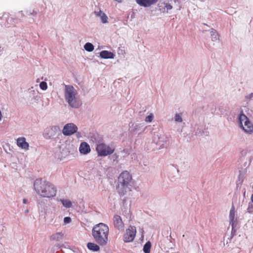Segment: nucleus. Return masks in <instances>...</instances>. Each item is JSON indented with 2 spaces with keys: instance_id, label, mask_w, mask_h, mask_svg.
Segmentation results:
<instances>
[{
  "instance_id": "5701e85b",
  "label": "nucleus",
  "mask_w": 253,
  "mask_h": 253,
  "mask_svg": "<svg viewBox=\"0 0 253 253\" xmlns=\"http://www.w3.org/2000/svg\"><path fill=\"white\" fill-rule=\"evenodd\" d=\"M153 118V114H151L146 117V118L145 119V121L146 122L150 123L152 121Z\"/></svg>"
},
{
  "instance_id": "dca6fc26",
  "label": "nucleus",
  "mask_w": 253,
  "mask_h": 253,
  "mask_svg": "<svg viewBox=\"0 0 253 253\" xmlns=\"http://www.w3.org/2000/svg\"><path fill=\"white\" fill-rule=\"evenodd\" d=\"M95 14L97 16H99L101 18V21L103 23H106L108 22V17L101 10H99L98 12H95Z\"/></svg>"
},
{
  "instance_id": "2eb2a0df",
  "label": "nucleus",
  "mask_w": 253,
  "mask_h": 253,
  "mask_svg": "<svg viewBox=\"0 0 253 253\" xmlns=\"http://www.w3.org/2000/svg\"><path fill=\"white\" fill-rule=\"evenodd\" d=\"M100 56L101 58L104 59H113L114 58L115 55L113 53L107 50H103L100 52Z\"/></svg>"
},
{
  "instance_id": "a878e982",
  "label": "nucleus",
  "mask_w": 253,
  "mask_h": 253,
  "mask_svg": "<svg viewBox=\"0 0 253 253\" xmlns=\"http://www.w3.org/2000/svg\"><path fill=\"white\" fill-rule=\"evenodd\" d=\"M211 36L212 37V39H215V40H216V37H217V34L214 31H211Z\"/></svg>"
},
{
  "instance_id": "f03ea898",
  "label": "nucleus",
  "mask_w": 253,
  "mask_h": 253,
  "mask_svg": "<svg viewBox=\"0 0 253 253\" xmlns=\"http://www.w3.org/2000/svg\"><path fill=\"white\" fill-rule=\"evenodd\" d=\"M34 188L38 195L44 198L53 197L56 194V189L53 184L41 179L36 180Z\"/></svg>"
},
{
  "instance_id": "0eeeda50",
  "label": "nucleus",
  "mask_w": 253,
  "mask_h": 253,
  "mask_svg": "<svg viewBox=\"0 0 253 253\" xmlns=\"http://www.w3.org/2000/svg\"><path fill=\"white\" fill-rule=\"evenodd\" d=\"M136 227L133 226H129L126 229V232L124 235V241L126 243L130 242L134 240L136 235Z\"/></svg>"
},
{
  "instance_id": "c85d7f7f",
  "label": "nucleus",
  "mask_w": 253,
  "mask_h": 253,
  "mask_svg": "<svg viewBox=\"0 0 253 253\" xmlns=\"http://www.w3.org/2000/svg\"><path fill=\"white\" fill-rule=\"evenodd\" d=\"M251 200L253 202V194L251 196Z\"/></svg>"
},
{
  "instance_id": "a211bd4d",
  "label": "nucleus",
  "mask_w": 253,
  "mask_h": 253,
  "mask_svg": "<svg viewBox=\"0 0 253 253\" xmlns=\"http://www.w3.org/2000/svg\"><path fill=\"white\" fill-rule=\"evenodd\" d=\"M99 245H97V244L93 243H88L87 244V247L88 249L90 250L97 252L100 249V247L99 246Z\"/></svg>"
},
{
  "instance_id": "f257e3e1",
  "label": "nucleus",
  "mask_w": 253,
  "mask_h": 253,
  "mask_svg": "<svg viewBox=\"0 0 253 253\" xmlns=\"http://www.w3.org/2000/svg\"><path fill=\"white\" fill-rule=\"evenodd\" d=\"M109 227L103 223L94 225L92 229V235L94 241L100 246H106L109 241Z\"/></svg>"
},
{
  "instance_id": "b1692460",
  "label": "nucleus",
  "mask_w": 253,
  "mask_h": 253,
  "mask_svg": "<svg viewBox=\"0 0 253 253\" xmlns=\"http://www.w3.org/2000/svg\"><path fill=\"white\" fill-rule=\"evenodd\" d=\"M175 120L176 122H181L182 121V119L179 114H176L175 116Z\"/></svg>"
},
{
  "instance_id": "412c9836",
  "label": "nucleus",
  "mask_w": 253,
  "mask_h": 253,
  "mask_svg": "<svg viewBox=\"0 0 253 253\" xmlns=\"http://www.w3.org/2000/svg\"><path fill=\"white\" fill-rule=\"evenodd\" d=\"M151 243L149 242H147L144 246L143 251L145 253H150L151 249Z\"/></svg>"
},
{
  "instance_id": "7ed1b4c3",
  "label": "nucleus",
  "mask_w": 253,
  "mask_h": 253,
  "mask_svg": "<svg viewBox=\"0 0 253 253\" xmlns=\"http://www.w3.org/2000/svg\"><path fill=\"white\" fill-rule=\"evenodd\" d=\"M132 179L131 175L127 170L123 171L118 177L117 190L121 196L124 195L129 190L128 185Z\"/></svg>"
},
{
  "instance_id": "cd10ccee",
  "label": "nucleus",
  "mask_w": 253,
  "mask_h": 253,
  "mask_svg": "<svg viewBox=\"0 0 253 253\" xmlns=\"http://www.w3.org/2000/svg\"><path fill=\"white\" fill-rule=\"evenodd\" d=\"M23 202L24 204H26L27 203V200L26 199H24Z\"/></svg>"
},
{
  "instance_id": "aec40b11",
  "label": "nucleus",
  "mask_w": 253,
  "mask_h": 253,
  "mask_svg": "<svg viewBox=\"0 0 253 253\" xmlns=\"http://www.w3.org/2000/svg\"><path fill=\"white\" fill-rule=\"evenodd\" d=\"M84 49L89 52L92 51L94 49V46L90 42H87L84 45Z\"/></svg>"
},
{
  "instance_id": "4468645a",
  "label": "nucleus",
  "mask_w": 253,
  "mask_h": 253,
  "mask_svg": "<svg viewBox=\"0 0 253 253\" xmlns=\"http://www.w3.org/2000/svg\"><path fill=\"white\" fill-rule=\"evenodd\" d=\"M235 207H234V205H232V206L230 209V213H229L230 224L231 225L232 227V232H233L234 225L235 224Z\"/></svg>"
},
{
  "instance_id": "ddd939ff",
  "label": "nucleus",
  "mask_w": 253,
  "mask_h": 253,
  "mask_svg": "<svg viewBox=\"0 0 253 253\" xmlns=\"http://www.w3.org/2000/svg\"><path fill=\"white\" fill-rule=\"evenodd\" d=\"M79 151L81 154H87L90 151V146L85 142H82L79 147Z\"/></svg>"
},
{
  "instance_id": "6e6552de",
  "label": "nucleus",
  "mask_w": 253,
  "mask_h": 253,
  "mask_svg": "<svg viewBox=\"0 0 253 253\" xmlns=\"http://www.w3.org/2000/svg\"><path fill=\"white\" fill-rule=\"evenodd\" d=\"M77 130L78 127L75 124L69 123L64 126L62 132L64 135L68 136L75 133Z\"/></svg>"
},
{
  "instance_id": "423d86ee",
  "label": "nucleus",
  "mask_w": 253,
  "mask_h": 253,
  "mask_svg": "<svg viewBox=\"0 0 253 253\" xmlns=\"http://www.w3.org/2000/svg\"><path fill=\"white\" fill-rule=\"evenodd\" d=\"M239 119L241 127L245 132L249 133L253 132V125L242 112L240 114Z\"/></svg>"
},
{
  "instance_id": "4be33fe9",
  "label": "nucleus",
  "mask_w": 253,
  "mask_h": 253,
  "mask_svg": "<svg viewBox=\"0 0 253 253\" xmlns=\"http://www.w3.org/2000/svg\"><path fill=\"white\" fill-rule=\"evenodd\" d=\"M40 87L42 90H46L47 88V85L46 82H42L40 84Z\"/></svg>"
},
{
  "instance_id": "bb28decb",
  "label": "nucleus",
  "mask_w": 253,
  "mask_h": 253,
  "mask_svg": "<svg viewBox=\"0 0 253 253\" xmlns=\"http://www.w3.org/2000/svg\"><path fill=\"white\" fill-rule=\"evenodd\" d=\"M248 211L249 212L251 213L253 212V205H249L248 208Z\"/></svg>"
},
{
  "instance_id": "1a4fd4ad",
  "label": "nucleus",
  "mask_w": 253,
  "mask_h": 253,
  "mask_svg": "<svg viewBox=\"0 0 253 253\" xmlns=\"http://www.w3.org/2000/svg\"><path fill=\"white\" fill-rule=\"evenodd\" d=\"M160 10L164 12H168L169 10L172 8V6L169 3V0H161L158 3Z\"/></svg>"
},
{
  "instance_id": "20e7f679",
  "label": "nucleus",
  "mask_w": 253,
  "mask_h": 253,
  "mask_svg": "<svg viewBox=\"0 0 253 253\" xmlns=\"http://www.w3.org/2000/svg\"><path fill=\"white\" fill-rule=\"evenodd\" d=\"M77 91L70 85H65V98L69 105L73 108H78L81 105V102L77 98Z\"/></svg>"
},
{
  "instance_id": "f3484780",
  "label": "nucleus",
  "mask_w": 253,
  "mask_h": 253,
  "mask_svg": "<svg viewBox=\"0 0 253 253\" xmlns=\"http://www.w3.org/2000/svg\"><path fill=\"white\" fill-rule=\"evenodd\" d=\"M64 236V233L62 232H57L55 234H52L50 239L53 241H59L63 238Z\"/></svg>"
},
{
  "instance_id": "9d476101",
  "label": "nucleus",
  "mask_w": 253,
  "mask_h": 253,
  "mask_svg": "<svg viewBox=\"0 0 253 253\" xmlns=\"http://www.w3.org/2000/svg\"><path fill=\"white\" fill-rule=\"evenodd\" d=\"M113 223L115 228L120 230H123L125 224L120 215H115L113 217Z\"/></svg>"
},
{
  "instance_id": "9b49d317",
  "label": "nucleus",
  "mask_w": 253,
  "mask_h": 253,
  "mask_svg": "<svg viewBox=\"0 0 253 253\" xmlns=\"http://www.w3.org/2000/svg\"><path fill=\"white\" fill-rule=\"evenodd\" d=\"M16 144L20 148L27 150L29 149V144L26 142L24 137H19L16 140Z\"/></svg>"
},
{
  "instance_id": "f8f14e48",
  "label": "nucleus",
  "mask_w": 253,
  "mask_h": 253,
  "mask_svg": "<svg viewBox=\"0 0 253 253\" xmlns=\"http://www.w3.org/2000/svg\"><path fill=\"white\" fill-rule=\"evenodd\" d=\"M135 1L141 6L149 7L156 3L158 0H135Z\"/></svg>"
},
{
  "instance_id": "c756f323",
  "label": "nucleus",
  "mask_w": 253,
  "mask_h": 253,
  "mask_svg": "<svg viewBox=\"0 0 253 253\" xmlns=\"http://www.w3.org/2000/svg\"><path fill=\"white\" fill-rule=\"evenodd\" d=\"M115 1H117L119 2H120L121 1V0H115Z\"/></svg>"
},
{
  "instance_id": "6ab92c4d",
  "label": "nucleus",
  "mask_w": 253,
  "mask_h": 253,
  "mask_svg": "<svg viewBox=\"0 0 253 253\" xmlns=\"http://www.w3.org/2000/svg\"><path fill=\"white\" fill-rule=\"evenodd\" d=\"M60 201L62 203L63 206L67 208H71L72 206V203L69 200L61 199Z\"/></svg>"
},
{
  "instance_id": "39448f33",
  "label": "nucleus",
  "mask_w": 253,
  "mask_h": 253,
  "mask_svg": "<svg viewBox=\"0 0 253 253\" xmlns=\"http://www.w3.org/2000/svg\"><path fill=\"white\" fill-rule=\"evenodd\" d=\"M96 151L99 156L105 157L113 154L115 149L104 143H99L96 145Z\"/></svg>"
},
{
  "instance_id": "393cba45",
  "label": "nucleus",
  "mask_w": 253,
  "mask_h": 253,
  "mask_svg": "<svg viewBox=\"0 0 253 253\" xmlns=\"http://www.w3.org/2000/svg\"><path fill=\"white\" fill-rule=\"evenodd\" d=\"M71 222V219L70 217H65L64 218V222L65 224L69 223Z\"/></svg>"
}]
</instances>
